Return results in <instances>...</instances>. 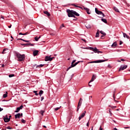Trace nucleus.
<instances>
[{
    "label": "nucleus",
    "instance_id": "f257e3e1",
    "mask_svg": "<svg viewBox=\"0 0 130 130\" xmlns=\"http://www.w3.org/2000/svg\"><path fill=\"white\" fill-rule=\"evenodd\" d=\"M16 56L18 58V61H24L25 60V54H21L20 53L17 52L16 53Z\"/></svg>",
    "mask_w": 130,
    "mask_h": 130
},
{
    "label": "nucleus",
    "instance_id": "f03ea898",
    "mask_svg": "<svg viewBox=\"0 0 130 130\" xmlns=\"http://www.w3.org/2000/svg\"><path fill=\"white\" fill-rule=\"evenodd\" d=\"M67 13H68V16L69 18H76V16L74 15V10L67 9Z\"/></svg>",
    "mask_w": 130,
    "mask_h": 130
},
{
    "label": "nucleus",
    "instance_id": "7ed1b4c3",
    "mask_svg": "<svg viewBox=\"0 0 130 130\" xmlns=\"http://www.w3.org/2000/svg\"><path fill=\"white\" fill-rule=\"evenodd\" d=\"M83 48V49H89V50H92V51H93V52H94L95 53H98L99 50L97 49L96 47L93 48L92 47H84Z\"/></svg>",
    "mask_w": 130,
    "mask_h": 130
},
{
    "label": "nucleus",
    "instance_id": "20e7f679",
    "mask_svg": "<svg viewBox=\"0 0 130 130\" xmlns=\"http://www.w3.org/2000/svg\"><path fill=\"white\" fill-rule=\"evenodd\" d=\"M95 12L98 15H101L102 16V17H105V15L104 14L103 12H102V11L98 10V9L96 8H95Z\"/></svg>",
    "mask_w": 130,
    "mask_h": 130
},
{
    "label": "nucleus",
    "instance_id": "39448f33",
    "mask_svg": "<svg viewBox=\"0 0 130 130\" xmlns=\"http://www.w3.org/2000/svg\"><path fill=\"white\" fill-rule=\"evenodd\" d=\"M104 61H105V60H97L95 61H90L89 62H88V63H99L101 62H104Z\"/></svg>",
    "mask_w": 130,
    "mask_h": 130
},
{
    "label": "nucleus",
    "instance_id": "423d86ee",
    "mask_svg": "<svg viewBox=\"0 0 130 130\" xmlns=\"http://www.w3.org/2000/svg\"><path fill=\"white\" fill-rule=\"evenodd\" d=\"M53 58H54V57H51L50 56H46L45 58V61H51Z\"/></svg>",
    "mask_w": 130,
    "mask_h": 130
},
{
    "label": "nucleus",
    "instance_id": "0eeeda50",
    "mask_svg": "<svg viewBox=\"0 0 130 130\" xmlns=\"http://www.w3.org/2000/svg\"><path fill=\"white\" fill-rule=\"evenodd\" d=\"M83 101V99H82V98H80L78 104V106H77V111H79V109H80V108H81V106L82 105V102Z\"/></svg>",
    "mask_w": 130,
    "mask_h": 130
},
{
    "label": "nucleus",
    "instance_id": "6e6552de",
    "mask_svg": "<svg viewBox=\"0 0 130 130\" xmlns=\"http://www.w3.org/2000/svg\"><path fill=\"white\" fill-rule=\"evenodd\" d=\"M83 10L86 12L87 14L88 15H90L91 14V11H90V9L89 8H87L86 7H83Z\"/></svg>",
    "mask_w": 130,
    "mask_h": 130
},
{
    "label": "nucleus",
    "instance_id": "1a4fd4ad",
    "mask_svg": "<svg viewBox=\"0 0 130 130\" xmlns=\"http://www.w3.org/2000/svg\"><path fill=\"white\" fill-rule=\"evenodd\" d=\"M127 68V66L126 65H122L121 66L119 71H123L124 70H125Z\"/></svg>",
    "mask_w": 130,
    "mask_h": 130
},
{
    "label": "nucleus",
    "instance_id": "9d476101",
    "mask_svg": "<svg viewBox=\"0 0 130 130\" xmlns=\"http://www.w3.org/2000/svg\"><path fill=\"white\" fill-rule=\"evenodd\" d=\"M85 114H86V111H84V112L80 115L79 117V120H81V119H82V118L85 116Z\"/></svg>",
    "mask_w": 130,
    "mask_h": 130
},
{
    "label": "nucleus",
    "instance_id": "9b49d317",
    "mask_svg": "<svg viewBox=\"0 0 130 130\" xmlns=\"http://www.w3.org/2000/svg\"><path fill=\"white\" fill-rule=\"evenodd\" d=\"M20 116H23V113H17V114H16L15 115V118L16 119H17V118H20Z\"/></svg>",
    "mask_w": 130,
    "mask_h": 130
},
{
    "label": "nucleus",
    "instance_id": "f8f14e48",
    "mask_svg": "<svg viewBox=\"0 0 130 130\" xmlns=\"http://www.w3.org/2000/svg\"><path fill=\"white\" fill-rule=\"evenodd\" d=\"M11 118L8 117V116H6V117H4V120L5 122H9L10 121Z\"/></svg>",
    "mask_w": 130,
    "mask_h": 130
},
{
    "label": "nucleus",
    "instance_id": "ddd939ff",
    "mask_svg": "<svg viewBox=\"0 0 130 130\" xmlns=\"http://www.w3.org/2000/svg\"><path fill=\"white\" fill-rule=\"evenodd\" d=\"M80 62H83V61H78L76 62H75L74 64H71V67L74 68L77 66V64H78L80 63Z\"/></svg>",
    "mask_w": 130,
    "mask_h": 130
},
{
    "label": "nucleus",
    "instance_id": "4468645a",
    "mask_svg": "<svg viewBox=\"0 0 130 130\" xmlns=\"http://www.w3.org/2000/svg\"><path fill=\"white\" fill-rule=\"evenodd\" d=\"M80 62H83V61H78L76 62H75L74 64H71V67L74 68L77 66V64H78L80 63Z\"/></svg>",
    "mask_w": 130,
    "mask_h": 130
},
{
    "label": "nucleus",
    "instance_id": "2eb2a0df",
    "mask_svg": "<svg viewBox=\"0 0 130 130\" xmlns=\"http://www.w3.org/2000/svg\"><path fill=\"white\" fill-rule=\"evenodd\" d=\"M96 79V76L95 75H92L91 79L90 80V81L89 82V84H90V83H92V82H94V80Z\"/></svg>",
    "mask_w": 130,
    "mask_h": 130
},
{
    "label": "nucleus",
    "instance_id": "dca6fc26",
    "mask_svg": "<svg viewBox=\"0 0 130 130\" xmlns=\"http://www.w3.org/2000/svg\"><path fill=\"white\" fill-rule=\"evenodd\" d=\"M39 52V51H38V50L34 51V52H33L34 56H36V55H37V54H38Z\"/></svg>",
    "mask_w": 130,
    "mask_h": 130
},
{
    "label": "nucleus",
    "instance_id": "f3484780",
    "mask_svg": "<svg viewBox=\"0 0 130 130\" xmlns=\"http://www.w3.org/2000/svg\"><path fill=\"white\" fill-rule=\"evenodd\" d=\"M123 37L124 38H127V39H129V36H127V35H126V34L123 32Z\"/></svg>",
    "mask_w": 130,
    "mask_h": 130
},
{
    "label": "nucleus",
    "instance_id": "a211bd4d",
    "mask_svg": "<svg viewBox=\"0 0 130 130\" xmlns=\"http://www.w3.org/2000/svg\"><path fill=\"white\" fill-rule=\"evenodd\" d=\"M44 14H45V15H47L48 17H50V13L48 12V11H44Z\"/></svg>",
    "mask_w": 130,
    "mask_h": 130
},
{
    "label": "nucleus",
    "instance_id": "6ab92c4d",
    "mask_svg": "<svg viewBox=\"0 0 130 130\" xmlns=\"http://www.w3.org/2000/svg\"><path fill=\"white\" fill-rule=\"evenodd\" d=\"M36 66V68H42L43 67H44V64H41L40 65H37V64H35V66Z\"/></svg>",
    "mask_w": 130,
    "mask_h": 130
},
{
    "label": "nucleus",
    "instance_id": "aec40b11",
    "mask_svg": "<svg viewBox=\"0 0 130 130\" xmlns=\"http://www.w3.org/2000/svg\"><path fill=\"white\" fill-rule=\"evenodd\" d=\"M74 16H76L77 17H79L80 14L78 13L77 12L74 11Z\"/></svg>",
    "mask_w": 130,
    "mask_h": 130
},
{
    "label": "nucleus",
    "instance_id": "412c9836",
    "mask_svg": "<svg viewBox=\"0 0 130 130\" xmlns=\"http://www.w3.org/2000/svg\"><path fill=\"white\" fill-rule=\"evenodd\" d=\"M116 46H117V43L116 42L113 43L112 45V47H116Z\"/></svg>",
    "mask_w": 130,
    "mask_h": 130
},
{
    "label": "nucleus",
    "instance_id": "4be33fe9",
    "mask_svg": "<svg viewBox=\"0 0 130 130\" xmlns=\"http://www.w3.org/2000/svg\"><path fill=\"white\" fill-rule=\"evenodd\" d=\"M101 20L102 21V22H103L104 23H105L106 24L107 23V20L105 18H102Z\"/></svg>",
    "mask_w": 130,
    "mask_h": 130
},
{
    "label": "nucleus",
    "instance_id": "5701e85b",
    "mask_svg": "<svg viewBox=\"0 0 130 130\" xmlns=\"http://www.w3.org/2000/svg\"><path fill=\"white\" fill-rule=\"evenodd\" d=\"M41 38V36H39V37H35V40L36 41H38V40H39V39H40Z\"/></svg>",
    "mask_w": 130,
    "mask_h": 130
},
{
    "label": "nucleus",
    "instance_id": "b1692460",
    "mask_svg": "<svg viewBox=\"0 0 130 130\" xmlns=\"http://www.w3.org/2000/svg\"><path fill=\"white\" fill-rule=\"evenodd\" d=\"M18 40H21L22 41H23L24 42H30V41L25 40L22 39H18Z\"/></svg>",
    "mask_w": 130,
    "mask_h": 130
},
{
    "label": "nucleus",
    "instance_id": "393cba45",
    "mask_svg": "<svg viewBox=\"0 0 130 130\" xmlns=\"http://www.w3.org/2000/svg\"><path fill=\"white\" fill-rule=\"evenodd\" d=\"M100 33L104 36H106V33L104 32V31H103V30H101Z\"/></svg>",
    "mask_w": 130,
    "mask_h": 130
},
{
    "label": "nucleus",
    "instance_id": "a878e982",
    "mask_svg": "<svg viewBox=\"0 0 130 130\" xmlns=\"http://www.w3.org/2000/svg\"><path fill=\"white\" fill-rule=\"evenodd\" d=\"M44 92L43 91V90H40L39 92V95H40V97H41V95H42V94H43Z\"/></svg>",
    "mask_w": 130,
    "mask_h": 130
},
{
    "label": "nucleus",
    "instance_id": "bb28decb",
    "mask_svg": "<svg viewBox=\"0 0 130 130\" xmlns=\"http://www.w3.org/2000/svg\"><path fill=\"white\" fill-rule=\"evenodd\" d=\"M114 10L117 13H119V10L118 9L115 7H114Z\"/></svg>",
    "mask_w": 130,
    "mask_h": 130
},
{
    "label": "nucleus",
    "instance_id": "cd10ccee",
    "mask_svg": "<svg viewBox=\"0 0 130 130\" xmlns=\"http://www.w3.org/2000/svg\"><path fill=\"white\" fill-rule=\"evenodd\" d=\"M20 110V108L19 107H17L16 109V110H15L14 112H15L16 113H18V112H19Z\"/></svg>",
    "mask_w": 130,
    "mask_h": 130
},
{
    "label": "nucleus",
    "instance_id": "c85d7f7f",
    "mask_svg": "<svg viewBox=\"0 0 130 130\" xmlns=\"http://www.w3.org/2000/svg\"><path fill=\"white\" fill-rule=\"evenodd\" d=\"M7 97H8V92L3 94V98H7Z\"/></svg>",
    "mask_w": 130,
    "mask_h": 130
},
{
    "label": "nucleus",
    "instance_id": "c756f323",
    "mask_svg": "<svg viewBox=\"0 0 130 130\" xmlns=\"http://www.w3.org/2000/svg\"><path fill=\"white\" fill-rule=\"evenodd\" d=\"M44 112H45V111L41 110L40 112V113L41 114V115H43V113H44Z\"/></svg>",
    "mask_w": 130,
    "mask_h": 130
},
{
    "label": "nucleus",
    "instance_id": "7c9ffc66",
    "mask_svg": "<svg viewBox=\"0 0 130 130\" xmlns=\"http://www.w3.org/2000/svg\"><path fill=\"white\" fill-rule=\"evenodd\" d=\"M33 92L35 93L36 96H38L39 94H38V93H37V91L34 90V91H33Z\"/></svg>",
    "mask_w": 130,
    "mask_h": 130
},
{
    "label": "nucleus",
    "instance_id": "2f4dec72",
    "mask_svg": "<svg viewBox=\"0 0 130 130\" xmlns=\"http://www.w3.org/2000/svg\"><path fill=\"white\" fill-rule=\"evenodd\" d=\"M99 34H100L99 31H97L96 34V35H95V37L96 38L99 37Z\"/></svg>",
    "mask_w": 130,
    "mask_h": 130
},
{
    "label": "nucleus",
    "instance_id": "473e14b6",
    "mask_svg": "<svg viewBox=\"0 0 130 130\" xmlns=\"http://www.w3.org/2000/svg\"><path fill=\"white\" fill-rule=\"evenodd\" d=\"M13 77H15L14 74H10V75H9V78H13Z\"/></svg>",
    "mask_w": 130,
    "mask_h": 130
},
{
    "label": "nucleus",
    "instance_id": "72a5a7b5",
    "mask_svg": "<svg viewBox=\"0 0 130 130\" xmlns=\"http://www.w3.org/2000/svg\"><path fill=\"white\" fill-rule=\"evenodd\" d=\"M109 112L110 115H111V116H112V112H111V109H109Z\"/></svg>",
    "mask_w": 130,
    "mask_h": 130
},
{
    "label": "nucleus",
    "instance_id": "f704fd0d",
    "mask_svg": "<svg viewBox=\"0 0 130 130\" xmlns=\"http://www.w3.org/2000/svg\"><path fill=\"white\" fill-rule=\"evenodd\" d=\"M6 128H7V129H13V127H11L10 126H7Z\"/></svg>",
    "mask_w": 130,
    "mask_h": 130
},
{
    "label": "nucleus",
    "instance_id": "c9c22d12",
    "mask_svg": "<svg viewBox=\"0 0 130 130\" xmlns=\"http://www.w3.org/2000/svg\"><path fill=\"white\" fill-rule=\"evenodd\" d=\"M21 122H22V123H26V120H24V119H22Z\"/></svg>",
    "mask_w": 130,
    "mask_h": 130
},
{
    "label": "nucleus",
    "instance_id": "e433bc0d",
    "mask_svg": "<svg viewBox=\"0 0 130 130\" xmlns=\"http://www.w3.org/2000/svg\"><path fill=\"white\" fill-rule=\"evenodd\" d=\"M21 45H22V46H27V45H29V43L21 44Z\"/></svg>",
    "mask_w": 130,
    "mask_h": 130
},
{
    "label": "nucleus",
    "instance_id": "4c0bfd02",
    "mask_svg": "<svg viewBox=\"0 0 130 130\" xmlns=\"http://www.w3.org/2000/svg\"><path fill=\"white\" fill-rule=\"evenodd\" d=\"M72 6H73V7H75V8H79V6H77L75 4H72Z\"/></svg>",
    "mask_w": 130,
    "mask_h": 130
},
{
    "label": "nucleus",
    "instance_id": "58836bf2",
    "mask_svg": "<svg viewBox=\"0 0 130 130\" xmlns=\"http://www.w3.org/2000/svg\"><path fill=\"white\" fill-rule=\"evenodd\" d=\"M23 107H24L23 106V105H21L19 107H18V108H19V109H20V110H21L23 109Z\"/></svg>",
    "mask_w": 130,
    "mask_h": 130
},
{
    "label": "nucleus",
    "instance_id": "ea45409f",
    "mask_svg": "<svg viewBox=\"0 0 130 130\" xmlns=\"http://www.w3.org/2000/svg\"><path fill=\"white\" fill-rule=\"evenodd\" d=\"M60 107H61L55 108L54 110H55V111H57V110H58L60 108Z\"/></svg>",
    "mask_w": 130,
    "mask_h": 130
},
{
    "label": "nucleus",
    "instance_id": "a19ab883",
    "mask_svg": "<svg viewBox=\"0 0 130 130\" xmlns=\"http://www.w3.org/2000/svg\"><path fill=\"white\" fill-rule=\"evenodd\" d=\"M72 68H73V67H72V65H71V66L69 67L67 69V72H68V71H69V70L72 69Z\"/></svg>",
    "mask_w": 130,
    "mask_h": 130
},
{
    "label": "nucleus",
    "instance_id": "79ce46f5",
    "mask_svg": "<svg viewBox=\"0 0 130 130\" xmlns=\"http://www.w3.org/2000/svg\"><path fill=\"white\" fill-rule=\"evenodd\" d=\"M76 60H74L72 61V63H71V64H74V63H75V62H76Z\"/></svg>",
    "mask_w": 130,
    "mask_h": 130
},
{
    "label": "nucleus",
    "instance_id": "37998d69",
    "mask_svg": "<svg viewBox=\"0 0 130 130\" xmlns=\"http://www.w3.org/2000/svg\"><path fill=\"white\" fill-rule=\"evenodd\" d=\"M62 27H64V25L63 24H62L60 26V29H61Z\"/></svg>",
    "mask_w": 130,
    "mask_h": 130
},
{
    "label": "nucleus",
    "instance_id": "c03bdc74",
    "mask_svg": "<svg viewBox=\"0 0 130 130\" xmlns=\"http://www.w3.org/2000/svg\"><path fill=\"white\" fill-rule=\"evenodd\" d=\"M44 99V97L42 96L41 98V101H43Z\"/></svg>",
    "mask_w": 130,
    "mask_h": 130
},
{
    "label": "nucleus",
    "instance_id": "a18cd8bd",
    "mask_svg": "<svg viewBox=\"0 0 130 130\" xmlns=\"http://www.w3.org/2000/svg\"><path fill=\"white\" fill-rule=\"evenodd\" d=\"M78 8H79V9H81L82 10H84V6H83V7L79 6Z\"/></svg>",
    "mask_w": 130,
    "mask_h": 130
},
{
    "label": "nucleus",
    "instance_id": "49530a36",
    "mask_svg": "<svg viewBox=\"0 0 130 130\" xmlns=\"http://www.w3.org/2000/svg\"><path fill=\"white\" fill-rule=\"evenodd\" d=\"M86 28L87 29H90V28H91V26L90 25H88L87 26H86Z\"/></svg>",
    "mask_w": 130,
    "mask_h": 130
},
{
    "label": "nucleus",
    "instance_id": "de8ad7c7",
    "mask_svg": "<svg viewBox=\"0 0 130 130\" xmlns=\"http://www.w3.org/2000/svg\"><path fill=\"white\" fill-rule=\"evenodd\" d=\"M29 45H30V46H34V45L33 44L28 43Z\"/></svg>",
    "mask_w": 130,
    "mask_h": 130
},
{
    "label": "nucleus",
    "instance_id": "09e8293b",
    "mask_svg": "<svg viewBox=\"0 0 130 130\" xmlns=\"http://www.w3.org/2000/svg\"><path fill=\"white\" fill-rule=\"evenodd\" d=\"M123 42L121 41H120L119 45H121L122 44Z\"/></svg>",
    "mask_w": 130,
    "mask_h": 130
},
{
    "label": "nucleus",
    "instance_id": "8fccbe9b",
    "mask_svg": "<svg viewBox=\"0 0 130 130\" xmlns=\"http://www.w3.org/2000/svg\"><path fill=\"white\" fill-rule=\"evenodd\" d=\"M7 49H4L2 52V53H4L5 51H6Z\"/></svg>",
    "mask_w": 130,
    "mask_h": 130
},
{
    "label": "nucleus",
    "instance_id": "3c124183",
    "mask_svg": "<svg viewBox=\"0 0 130 130\" xmlns=\"http://www.w3.org/2000/svg\"><path fill=\"white\" fill-rule=\"evenodd\" d=\"M98 53H102V51H99V50L98 51Z\"/></svg>",
    "mask_w": 130,
    "mask_h": 130
},
{
    "label": "nucleus",
    "instance_id": "603ef678",
    "mask_svg": "<svg viewBox=\"0 0 130 130\" xmlns=\"http://www.w3.org/2000/svg\"><path fill=\"white\" fill-rule=\"evenodd\" d=\"M23 35H28V32L23 34Z\"/></svg>",
    "mask_w": 130,
    "mask_h": 130
},
{
    "label": "nucleus",
    "instance_id": "864d4df0",
    "mask_svg": "<svg viewBox=\"0 0 130 130\" xmlns=\"http://www.w3.org/2000/svg\"><path fill=\"white\" fill-rule=\"evenodd\" d=\"M86 126H89V121L87 123Z\"/></svg>",
    "mask_w": 130,
    "mask_h": 130
},
{
    "label": "nucleus",
    "instance_id": "5fc2aeb1",
    "mask_svg": "<svg viewBox=\"0 0 130 130\" xmlns=\"http://www.w3.org/2000/svg\"><path fill=\"white\" fill-rule=\"evenodd\" d=\"M19 35H23V34L22 32H19Z\"/></svg>",
    "mask_w": 130,
    "mask_h": 130
},
{
    "label": "nucleus",
    "instance_id": "6e6d98bb",
    "mask_svg": "<svg viewBox=\"0 0 130 130\" xmlns=\"http://www.w3.org/2000/svg\"><path fill=\"white\" fill-rule=\"evenodd\" d=\"M103 128H102V127L101 126H100V130H103Z\"/></svg>",
    "mask_w": 130,
    "mask_h": 130
},
{
    "label": "nucleus",
    "instance_id": "4d7b16f0",
    "mask_svg": "<svg viewBox=\"0 0 130 130\" xmlns=\"http://www.w3.org/2000/svg\"><path fill=\"white\" fill-rule=\"evenodd\" d=\"M4 110V109L0 107V111H3Z\"/></svg>",
    "mask_w": 130,
    "mask_h": 130
},
{
    "label": "nucleus",
    "instance_id": "13d9d810",
    "mask_svg": "<svg viewBox=\"0 0 130 130\" xmlns=\"http://www.w3.org/2000/svg\"><path fill=\"white\" fill-rule=\"evenodd\" d=\"M121 61H125V59H121Z\"/></svg>",
    "mask_w": 130,
    "mask_h": 130
},
{
    "label": "nucleus",
    "instance_id": "bf43d9fd",
    "mask_svg": "<svg viewBox=\"0 0 130 130\" xmlns=\"http://www.w3.org/2000/svg\"><path fill=\"white\" fill-rule=\"evenodd\" d=\"M81 40H82V41H84V42H86V40H84V39H81Z\"/></svg>",
    "mask_w": 130,
    "mask_h": 130
},
{
    "label": "nucleus",
    "instance_id": "052dcab7",
    "mask_svg": "<svg viewBox=\"0 0 130 130\" xmlns=\"http://www.w3.org/2000/svg\"><path fill=\"white\" fill-rule=\"evenodd\" d=\"M4 67H5V64H2V68H4Z\"/></svg>",
    "mask_w": 130,
    "mask_h": 130
},
{
    "label": "nucleus",
    "instance_id": "680f3d73",
    "mask_svg": "<svg viewBox=\"0 0 130 130\" xmlns=\"http://www.w3.org/2000/svg\"><path fill=\"white\" fill-rule=\"evenodd\" d=\"M111 108H116V106L111 107Z\"/></svg>",
    "mask_w": 130,
    "mask_h": 130
},
{
    "label": "nucleus",
    "instance_id": "e2e57ef3",
    "mask_svg": "<svg viewBox=\"0 0 130 130\" xmlns=\"http://www.w3.org/2000/svg\"><path fill=\"white\" fill-rule=\"evenodd\" d=\"M9 28H12V25H10L8 26Z\"/></svg>",
    "mask_w": 130,
    "mask_h": 130
},
{
    "label": "nucleus",
    "instance_id": "0e129e2a",
    "mask_svg": "<svg viewBox=\"0 0 130 130\" xmlns=\"http://www.w3.org/2000/svg\"><path fill=\"white\" fill-rule=\"evenodd\" d=\"M73 77H74V74H72V75H71V79L73 78Z\"/></svg>",
    "mask_w": 130,
    "mask_h": 130
},
{
    "label": "nucleus",
    "instance_id": "69168bd1",
    "mask_svg": "<svg viewBox=\"0 0 130 130\" xmlns=\"http://www.w3.org/2000/svg\"><path fill=\"white\" fill-rule=\"evenodd\" d=\"M113 121L115 123H116V121L113 120Z\"/></svg>",
    "mask_w": 130,
    "mask_h": 130
},
{
    "label": "nucleus",
    "instance_id": "338daca9",
    "mask_svg": "<svg viewBox=\"0 0 130 130\" xmlns=\"http://www.w3.org/2000/svg\"><path fill=\"white\" fill-rule=\"evenodd\" d=\"M1 19H4V16H1Z\"/></svg>",
    "mask_w": 130,
    "mask_h": 130
},
{
    "label": "nucleus",
    "instance_id": "774afa93",
    "mask_svg": "<svg viewBox=\"0 0 130 130\" xmlns=\"http://www.w3.org/2000/svg\"><path fill=\"white\" fill-rule=\"evenodd\" d=\"M125 128H129V127H125Z\"/></svg>",
    "mask_w": 130,
    "mask_h": 130
}]
</instances>
